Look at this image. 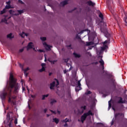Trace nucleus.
<instances>
[{"label": "nucleus", "mask_w": 127, "mask_h": 127, "mask_svg": "<svg viewBox=\"0 0 127 127\" xmlns=\"http://www.w3.org/2000/svg\"><path fill=\"white\" fill-rule=\"evenodd\" d=\"M119 115H120V113H116L115 114V119H117V118H118V117H119Z\"/></svg>", "instance_id": "obj_43"}, {"label": "nucleus", "mask_w": 127, "mask_h": 127, "mask_svg": "<svg viewBox=\"0 0 127 127\" xmlns=\"http://www.w3.org/2000/svg\"><path fill=\"white\" fill-rule=\"evenodd\" d=\"M124 21L125 22V25H126V26H127V17L125 18V19L124 20Z\"/></svg>", "instance_id": "obj_42"}, {"label": "nucleus", "mask_w": 127, "mask_h": 127, "mask_svg": "<svg viewBox=\"0 0 127 127\" xmlns=\"http://www.w3.org/2000/svg\"><path fill=\"white\" fill-rule=\"evenodd\" d=\"M33 50H34V51H36H36L35 50V48H33Z\"/></svg>", "instance_id": "obj_62"}, {"label": "nucleus", "mask_w": 127, "mask_h": 127, "mask_svg": "<svg viewBox=\"0 0 127 127\" xmlns=\"http://www.w3.org/2000/svg\"><path fill=\"white\" fill-rule=\"evenodd\" d=\"M55 87V81H53L52 83L50 84V89L51 90H53V88Z\"/></svg>", "instance_id": "obj_9"}, {"label": "nucleus", "mask_w": 127, "mask_h": 127, "mask_svg": "<svg viewBox=\"0 0 127 127\" xmlns=\"http://www.w3.org/2000/svg\"><path fill=\"white\" fill-rule=\"evenodd\" d=\"M10 5H6V6H5V8L6 9H9V8H10Z\"/></svg>", "instance_id": "obj_37"}, {"label": "nucleus", "mask_w": 127, "mask_h": 127, "mask_svg": "<svg viewBox=\"0 0 127 127\" xmlns=\"http://www.w3.org/2000/svg\"><path fill=\"white\" fill-rule=\"evenodd\" d=\"M64 74H66V73H67V70L65 69V70H64Z\"/></svg>", "instance_id": "obj_56"}, {"label": "nucleus", "mask_w": 127, "mask_h": 127, "mask_svg": "<svg viewBox=\"0 0 127 127\" xmlns=\"http://www.w3.org/2000/svg\"><path fill=\"white\" fill-rule=\"evenodd\" d=\"M20 36L22 38H24V36H28V34L24 33V32H22V34H20Z\"/></svg>", "instance_id": "obj_10"}, {"label": "nucleus", "mask_w": 127, "mask_h": 127, "mask_svg": "<svg viewBox=\"0 0 127 127\" xmlns=\"http://www.w3.org/2000/svg\"><path fill=\"white\" fill-rule=\"evenodd\" d=\"M32 44H33V43H32V42L29 43V44H28V46H27V50H29V49H32V48H33V45H32Z\"/></svg>", "instance_id": "obj_6"}, {"label": "nucleus", "mask_w": 127, "mask_h": 127, "mask_svg": "<svg viewBox=\"0 0 127 127\" xmlns=\"http://www.w3.org/2000/svg\"><path fill=\"white\" fill-rule=\"evenodd\" d=\"M6 11V10L5 8L3 9V10L0 12V14H3V13H5Z\"/></svg>", "instance_id": "obj_29"}, {"label": "nucleus", "mask_w": 127, "mask_h": 127, "mask_svg": "<svg viewBox=\"0 0 127 127\" xmlns=\"http://www.w3.org/2000/svg\"><path fill=\"white\" fill-rule=\"evenodd\" d=\"M17 12H18L19 14H21L22 13H23V12H24L23 10H18Z\"/></svg>", "instance_id": "obj_30"}, {"label": "nucleus", "mask_w": 127, "mask_h": 127, "mask_svg": "<svg viewBox=\"0 0 127 127\" xmlns=\"http://www.w3.org/2000/svg\"><path fill=\"white\" fill-rule=\"evenodd\" d=\"M19 66L20 67V68H22V69H23V65L21 64H19Z\"/></svg>", "instance_id": "obj_44"}, {"label": "nucleus", "mask_w": 127, "mask_h": 127, "mask_svg": "<svg viewBox=\"0 0 127 127\" xmlns=\"http://www.w3.org/2000/svg\"><path fill=\"white\" fill-rule=\"evenodd\" d=\"M120 100L118 101L119 104H125V101H123V98L119 97Z\"/></svg>", "instance_id": "obj_12"}, {"label": "nucleus", "mask_w": 127, "mask_h": 127, "mask_svg": "<svg viewBox=\"0 0 127 127\" xmlns=\"http://www.w3.org/2000/svg\"><path fill=\"white\" fill-rule=\"evenodd\" d=\"M50 112H51V113H52L53 114H56V113H55V111H53V110H50Z\"/></svg>", "instance_id": "obj_53"}, {"label": "nucleus", "mask_w": 127, "mask_h": 127, "mask_svg": "<svg viewBox=\"0 0 127 127\" xmlns=\"http://www.w3.org/2000/svg\"><path fill=\"white\" fill-rule=\"evenodd\" d=\"M73 55L74 56L75 58H80V57H81V56L80 55H79L76 53H74Z\"/></svg>", "instance_id": "obj_16"}, {"label": "nucleus", "mask_w": 127, "mask_h": 127, "mask_svg": "<svg viewBox=\"0 0 127 127\" xmlns=\"http://www.w3.org/2000/svg\"><path fill=\"white\" fill-rule=\"evenodd\" d=\"M38 51H39V52H41V53L44 52L43 50H40V49L38 50Z\"/></svg>", "instance_id": "obj_51"}, {"label": "nucleus", "mask_w": 127, "mask_h": 127, "mask_svg": "<svg viewBox=\"0 0 127 127\" xmlns=\"http://www.w3.org/2000/svg\"><path fill=\"white\" fill-rule=\"evenodd\" d=\"M90 45H93V42H86V46H90Z\"/></svg>", "instance_id": "obj_21"}, {"label": "nucleus", "mask_w": 127, "mask_h": 127, "mask_svg": "<svg viewBox=\"0 0 127 127\" xmlns=\"http://www.w3.org/2000/svg\"><path fill=\"white\" fill-rule=\"evenodd\" d=\"M6 3L7 4V5H10V1L6 2Z\"/></svg>", "instance_id": "obj_48"}, {"label": "nucleus", "mask_w": 127, "mask_h": 127, "mask_svg": "<svg viewBox=\"0 0 127 127\" xmlns=\"http://www.w3.org/2000/svg\"><path fill=\"white\" fill-rule=\"evenodd\" d=\"M41 40H42V41H45L46 40V37H42L40 38Z\"/></svg>", "instance_id": "obj_33"}, {"label": "nucleus", "mask_w": 127, "mask_h": 127, "mask_svg": "<svg viewBox=\"0 0 127 127\" xmlns=\"http://www.w3.org/2000/svg\"><path fill=\"white\" fill-rule=\"evenodd\" d=\"M87 5H89V6H95L96 5V3L95 2H93L91 0H88L86 2Z\"/></svg>", "instance_id": "obj_4"}, {"label": "nucleus", "mask_w": 127, "mask_h": 127, "mask_svg": "<svg viewBox=\"0 0 127 127\" xmlns=\"http://www.w3.org/2000/svg\"><path fill=\"white\" fill-rule=\"evenodd\" d=\"M39 72L41 73L42 72H44V71H45V67L44 66H42V68L39 69Z\"/></svg>", "instance_id": "obj_22"}, {"label": "nucleus", "mask_w": 127, "mask_h": 127, "mask_svg": "<svg viewBox=\"0 0 127 127\" xmlns=\"http://www.w3.org/2000/svg\"><path fill=\"white\" fill-rule=\"evenodd\" d=\"M87 107L86 106H81V109H83V110H82V114H83V113H84V111H85V110H86Z\"/></svg>", "instance_id": "obj_23"}, {"label": "nucleus", "mask_w": 127, "mask_h": 127, "mask_svg": "<svg viewBox=\"0 0 127 127\" xmlns=\"http://www.w3.org/2000/svg\"><path fill=\"white\" fill-rule=\"evenodd\" d=\"M49 96V94L43 95L42 100H45V98H47Z\"/></svg>", "instance_id": "obj_25"}, {"label": "nucleus", "mask_w": 127, "mask_h": 127, "mask_svg": "<svg viewBox=\"0 0 127 127\" xmlns=\"http://www.w3.org/2000/svg\"><path fill=\"white\" fill-rule=\"evenodd\" d=\"M113 125H114V121H112L111 123V126H113Z\"/></svg>", "instance_id": "obj_59"}, {"label": "nucleus", "mask_w": 127, "mask_h": 127, "mask_svg": "<svg viewBox=\"0 0 127 127\" xmlns=\"http://www.w3.org/2000/svg\"><path fill=\"white\" fill-rule=\"evenodd\" d=\"M28 70H29V67H27L24 70V73L25 74V73H26V71H28Z\"/></svg>", "instance_id": "obj_35"}, {"label": "nucleus", "mask_w": 127, "mask_h": 127, "mask_svg": "<svg viewBox=\"0 0 127 127\" xmlns=\"http://www.w3.org/2000/svg\"><path fill=\"white\" fill-rule=\"evenodd\" d=\"M15 125H17V119H15L14 120Z\"/></svg>", "instance_id": "obj_46"}, {"label": "nucleus", "mask_w": 127, "mask_h": 127, "mask_svg": "<svg viewBox=\"0 0 127 127\" xmlns=\"http://www.w3.org/2000/svg\"><path fill=\"white\" fill-rule=\"evenodd\" d=\"M99 16L101 19H104V15H103V14L102 13H100Z\"/></svg>", "instance_id": "obj_27"}, {"label": "nucleus", "mask_w": 127, "mask_h": 127, "mask_svg": "<svg viewBox=\"0 0 127 127\" xmlns=\"http://www.w3.org/2000/svg\"><path fill=\"white\" fill-rule=\"evenodd\" d=\"M75 38L76 39H81V37L80 36H79V35L76 34V36H75Z\"/></svg>", "instance_id": "obj_34"}, {"label": "nucleus", "mask_w": 127, "mask_h": 127, "mask_svg": "<svg viewBox=\"0 0 127 127\" xmlns=\"http://www.w3.org/2000/svg\"><path fill=\"white\" fill-rule=\"evenodd\" d=\"M108 42H110V41H109V39H108V40H106L105 42H103V45H105V44H107Z\"/></svg>", "instance_id": "obj_36"}, {"label": "nucleus", "mask_w": 127, "mask_h": 127, "mask_svg": "<svg viewBox=\"0 0 127 127\" xmlns=\"http://www.w3.org/2000/svg\"><path fill=\"white\" fill-rule=\"evenodd\" d=\"M111 81V82L112 83L113 86L114 87H116V80H115L114 78L111 79L110 80Z\"/></svg>", "instance_id": "obj_13"}, {"label": "nucleus", "mask_w": 127, "mask_h": 127, "mask_svg": "<svg viewBox=\"0 0 127 127\" xmlns=\"http://www.w3.org/2000/svg\"><path fill=\"white\" fill-rule=\"evenodd\" d=\"M22 90L23 91H25V88L24 87H23Z\"/></svg>", "instance_id": "obj_63"}, {"label": "nucleus", "mask_w": 127, "mask_h": 127, "mask_svg": "<svg viewBox=\"0 0 127 127\" xmlns=\"http://www.w3.org/2000/svg\"><path fill=\"white\" fill-rule=\"evenodd\" d=\"M85 116L89 117V116H94V113H92V111L89 110L88 112L84 113Z\"/></svg>", "instance_id": "obj_7"}, {"label": "nucleus", "mask_w": 127, "mask_h": 127, "mask_svg": "<svg viewBox=\"0 0 127 127\" xmlns=\"http://www.w3.org/2000/svg\"><path fill=\"white\" fill-rule=\"evenodd\" d=\"M91 94H92V92H91V91H88L87 93V95H91Z\"/></svg>", "instance_id": "obj_49"}, {"label": "nucleus", "mask_w": 127, "mask_h": 127, "mask_svg": "<svg viewBox=\"0 0 127 127\" xmlns=\"http://www.w3.org/2000/svg\"><path fill=\"white\" fill-rule=\"evenodd\" d=\"M66 66H67V67L70 66V68H69L68 70H67V71H71V69H72V66H71V64H67Z\"/></svg>", "instance_id": "obj_28"}, {"label": "nucleus", "mask_w": 127, "mask_h": 127, "mask_svg": "<svg viewBox=\"0 0 127 127\" xmlns=\"http://www.w3.org/2000/svg\"><path fill=\"white\" fill-rule=\"evenodd\" d=\"M6 117L8 121H9L10 120V115L9 113L7 114Z\"/></svg>", "instance_id": "obj_31"}, {"label": "nucleus", "mask_w": 127, "mask_h": 127, "mask_svg": "<svg viewBox=\"0 0 127 127\" xmlns=\"http://www.w3.org/2000/svg\"><path fill=\"white\" fill-rule=\"evenodd\" d=\"M94 64H95V65H98V64H99V62H96L95 63H94Z\"/></svg>", "instance_id": "obj_55"}, {"label": "nucleus", "mask_w": 127, "mask_h": 127, "mask_svg": "<svg viewBox=\"0 0 127 127\" xmlns=\"http://www.w3.org/2000/svg\"><path fill=\"white\" fill-rule=\"evenodd\" d=\"M7 38H10L11 39V38H13V37H12V34L10 33V34H8L7 35Z\"/></svg>", "instance_id": "obj_19"}, {"label": "nucleus", "mask_w": 127, "mask_h": 127, "mask_svg": "<svg viewBox=\"0 0 127 127\" xmlns=\"http://www.w3.org/2000/svg\"><path fill=\"white\" fill-rule=\"evenodd\" d=\"M45 65H46V64H44V63L41 64V66H42V67H44V66H45Z\"/></svg>", "instance_id": "obj_50"}, {"label": "nucleus", "mask_w": 127, "mask_h": 127, "mask_svg": "<svg viewBox=\"0 0 127 127\" xmlns=\"http://www.w3.org/2000/svg\"><path fill=\"white\" fill-rule=\"evenodd\" d=\"M55 103H57V101L55 100L54 99H51V105H53V104H55Z\"/></svg>", "instance_id": "obj_18"}, {"label": "nucleus", "mask_w": 127, "mask_h": 127, "mask_svg": "<svg viewBox=\"0 0 127 127\" xmlns=\"http://www.w3.org/2000/svg\"><path fill=\"white\" fill-rule=\"evenodd\" d=\"M35 96H33V95H31V98H35Z\"/></svg>", "instance_id": "obj_64"}, {"label": "nucleus", "mask_w": 127, "mask_h": 127, "mask_svg": "<svg viewBox=\"0 0 127 127\" xmlns=\"http://www.w3.org/2000/svg\"><path fill=\"white\" fill-rule=\"evenodd\" d=\"M86 119H87V116L84 113L81 117V122L84 123V121H86Z\"/></svg>", "instance_id": "obj_8"}, {"label": "nucleus", "mask_w": 127, "mask_h": 127, "mask_svg": "<svg viewBox=\"0 0 127 127\" xmlns=\"http://www.w3.org/2000/svg\"><path fill=\"white\" fill-rule=\"evenodd\" d=\"M45 48L47 50H50L51 46L49 45H47V46H46Z\"/></svg>", "instance_id": "obj_24"}, {"label": "nucleus", "mask_w": 127, "mask_h": 127, "mask_svg": "<svg viewBox=\"0 0 127 127\" xmlns=\"http://www.w3.org/2000/svg\"><path fill=\"white\" fill-rule=\"evenodd\" d=\"M51 64H55V62H56V61H49Z\"/></svg>", "instance_id": "obj_41"}, {"label": "nucleus", "mask_w": 127, "mask_h": 127, "mask_svg": "<svg viewBox=\"0 0 127 127\" xmlns=\"http://www.w3.org/2000/svg\"><path fill=\"white\" fill-rule=\"evenodd\" d=\"M106 47H107V45H105V47H101V51H104V50H106Z\"/></svg>", "instance_id": "obj_26"}, {"label": "nucleus", "mask_w": 127, "mask_h": 127, "mask_svg": "<svg viewBox=\"0 0 127 127\" xmlns=\"http://www.w3.org/2000/svg\"><path fill=\"white\" fill-rule=\"evenodd\" d=\"M9 87H6L4 89V90L0 92V97L2 101H4L6 99V97L8 98V102L9 104H11L12 106H14L16 104V102L14 100L16 99V97L12 96L11 97V92H12V89L14 88V93L16 94L18 93V90H19V86L18 84L16 82V79L14 78L13 77V74L10 73L9 76Z\"/></svg>", "instance_id": "obj_1"}, {"label": "nucleus", "mask_w": 127, "mask_h": 127, "mask_svg": "<svg viewBox=\"0 0 127 127\" xmlns=\"http://www.w3.org/2000/svg\"><path fill=\"white\" fill-rule=\"evenodd\" d=\"M12 11V10H10L9 11V13H11V12Z\"/></svg>", "instance_id": "obj_61"}, {"label": "nucleus", "mask_w": 127, "mask_h": 127, "mask_svg": "<svg viewBox=\"0 0 127 127\" xmlns=\"http://www.w3.org/2000/svg\"><path fill=\"white\" fill-rule=\"evenodd\" d=\"M102 73L105 75V76H108L109 75V72L106 70L102 71Z\"/></svg>", "instance_id": "obj_20"}, {"label": "nucleus", "mask_w": 127, "mask_h": 127, "mask_svg": "<svg viewBox=\"0 0 127 127\" xmlns=\"http://www.w3.org/2000/svg\"><path fill=\"white\" fill-rule=\"evenodd\" d=\"M109 107H108V111L110 110L111 108H112V100H110L108 102Z\"/></svg>", "instance_id": "obj_14"}, {"label": "nucleus", "mask_w": 127, "mask_h": 127, "mask_svg": "<svg viewBox=\"0 0 127 127\" xmlns=\"http://www.w3.org/2000/svg\"><path fill=\"white\" fill-rule=\"evenodd\" d=\"M104 35H105V37L108 38V41H111V39H110L111 38V34H110V33H109V32H108L107 31L105 32L104 33Z\"/></svg>", "instance_id": "obj_5"}, {"label": "nucleus", "mask_w": 127, "mask_h": 127, "mask_svg": "<svg viewBox=\"0 0 127 127\" xmlns=\"http://www.w3.org/2000/svg\"><path fill=\"white\" fill-rule=\"evenodd\" d=\"M44 112L45 113H46L47 112V109H45L44 110Z\"/></svg>", "instance_id": "obj_54"}, {"label": "nucleus", "mask_w": 127, "mask_h": 127, "mask_svg": "<svg viewBox=\"0 0 127 127\" xmlns=\"http://www.w3.org/2000/svg\"><path fill=\"white\" fill-rule=\"evenodd\" d=\"M49 117H50V115L47 114V118H49Z\"/></svg>", "instance_id": "obj_58"}, {"label": "nucleus", "mask_w": 127, "mask_h": 127, "mask_svg": "<svg viewBox=\"0 0 127 127\" xmlns=\"http://www.w3.org/2000/svg\"><path fill=\"white\" fill-rule=\"evenodd\" d=\"M99 63L100 64V65L102 66V70L105 71V62H104L103 59H101V60L99 61Z\"/></svg>", "instance_id": "obj_3"}, {"label": "nucleus", "mask_w": 127, "mask_h": 127, "mask_svg": "<svg viewBox=\"0 0 127 127\" xmlns=\"http://www.w3.org/2000/svg\"><path fill=\"white\" fill-rule=\"evenodd\" d=\"M18 2L19 3H21V4H23L24 3L21 0H18Z\"/></svg>", "instance_id": "obj_40"}, {"label": "nucleus", "mask_w": 127, "mask_h": 127, "mask_svg": "<svg viewBox=\"0 0 127 127\" xmlns=\"http://www.w3.org/2000/svg\"><path fill=\"white\" fill-rule=\"evenodd\" d=\"M53 122H54L55 123H56V124H58L59 123V119H57V118H54L53 119Z\"/></svg>", "instance_id": "obj_17"}, {"label": "nucleus", "mask_w": 127, "mask_h": 127, "mask_svg": "<svg viewBox=\"0 0 127 127\" xmlns=\"http://www.w3.org/2000/svg\"><path fill=\"white\" fill-rule=\"evenodd\" d=\"M64 123H67V122H69V120L68 119L66 118L63 121Z\"/></svg>", "instance_id": "obj_38"}, {"label": "nucleus", "mask_w": 127, "mask_h": 127, "mask_svg": "<svg viewBox=\"0 0 127 127\" xmlns=\"http://www.w3.org/2000/svg\"><path fill=\"white\" fill-rule=\"evenodd\" d=\"M54 80L55 81H56V87H57V86H58L59 85V80H58V79H56V78H55Z\"/></svg>", "instance_id": "obj_32"}, {"label": "nucleus", "mask_w": 127, "mask_h": 127, "mask_svg": "<svg viewBox=\"0 0 127 127\" xmlns=\"http://www.w3.org/2000/svg\"><path fill=\"white\" fill-rule=\"evenodd\" d=\"M19 52L21 53V52H23V51H24V49H21L19 50Z\"/></svg>", "instance_id": "obj_47"}, {"label": "nucleus", "mask_w": 127, "mask_h": 127, "mask_svg": "<svg viewBox=\"0 0 127 127\" xmlns=\"http://www.w3.org/2000/svg\"><path fill=\"white\" fill-rule=\"evenodd\" d=\"M11 124H12V120H10L7 125L5 126V127H12Z\"/></svg>", "instance_id": "obj_11"}, {"label": "nucleus", "mask_w": 127, "mask_h": 127, "mask_svg": "<svg viewBox=\"0 0 127 127\" xmlns=\"http://www.w3.org/2000/svg\"><path fill=\"white\" fill-rule=\"evenodd\" d=\"M44 56H45V62H46V61H47V60L46 59V55H45Z\"/></svg>", "instance_id": "obj_52"}, {"label": "nucleus", "mask_w": 127, "mask_h": 127, "mask_svg": "<svg viewBox=\"0 0 127 127\" xmlns=\"http://www.w3.org/2000/svg\"><path fill=\"white\" fill-rule=\"evenodd\" d=\"M52 75V72H51L49 74V76H51Z\"/></svg>", "instance_id": "obj_60"}, {"label": "nucleus", "mask_w": 127, "mask_h": 127, "mask_svg": "<svg viewBox=\"0 0 127 127\" xmlns=\"http://www.w3.org/2000/svg\"><path fill=\"white\" fill-rule=\"evenodd\" d=\"M43 45H44V46L45 48L46 46H47V45H48V44H47V43H46V42H44V43H43Z\"/></svg>", "instance_id": "obj_45"}, {"label": "nucleus", "mask_w": 127, "mask_h": 127, "mask_svg": "<svg viewBox=\"0 0 127 127\" xmlns=\"http://www.w3.org/2000/svg\"><path fill=\"white\" fill-rule=\"evenodd\" d=\"M81 80H78L77 82L78 85L75 87L76 92H79L80 90H82V87H81Z\"/></svg>", "instance_id": "obj_2"}, {"label": "nucleus", "mask_w": 127, "mask_h": 127, "mask_svg": "<svg viewBox=\"0 0 127 127\" xmlns=\"http://www.w3.org/2000/svg\"><path fill=\"white\" fill-rule=\"evenodd\" d=\"M61 4H62L64 6L66 5V4H68V1L64 0L63 2H61Z\"/></svg>", "instance_id": "obj_15"}, {"label": "nucleus", "mask_w": 127, "mask_h": 127, "mask_svg": "<svg viewBox=\"0 0 127 127\" xmlns=\"http://www.w3.org/2000/svg\"><path fill=\"white\" fill-rule=\"evenodd\" d=\"M6 21H7V20L5 18L2 19L1 20V22H6Z\"/></svg>", "instance_id": "obj_39"}, {"label": "nucleus", "mask_w": 127, "mask_h": 127, "mask_svg": "<svg viewBox=\"0 0 127 127\" xmlns=\"http://www.w3.org/2000/svg\"><path fill=\"white\" fill-rule=\"evenodd\" d=\"M64 126V127H68V124L65 123Z\"/></svg>", "instance_id": "obj_57"}]
</instances>
